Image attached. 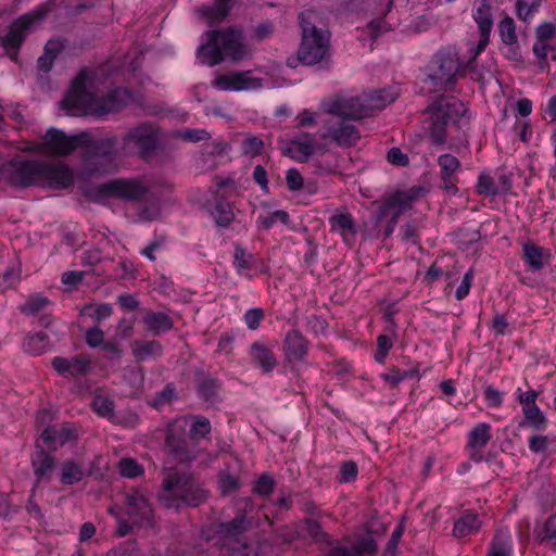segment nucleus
I'll list each match as a JSON object with an SVG mask.
<instances>
[{
  "instance_id": "obj_1",
  "label": "nucleus",
  "mask_w": 556,
  "mask_h": 556,
  "mask_svg": "<svg viewBox=\"0 0 556 556\" xmlns=\"http://www.w3.org/2000/svg\"><path fill=\"white\" fill-rule=\"evenodd\" d=\"M86 80L87 75L85 71H81L62 101V108L68 113L73 115L92 114L100 117L118 111L124 105L126 91L117 89L99 96L87 90Z\"/></svg>"
},
{
  "instance_id": "obj_2",
  "label": "nucleus",
  "mask_w": 556,
  "mask_h": 556,
  "mask_svg": "<svg viewBox=\"0 0 556 556\" xmlns=\"http://www.w3.org/2000/svg\"><path fill=\"white\" fill-rule=\"evenodd\" d=\"M319 15L315 11H304L299 14L302 39L296 58H289L287 65L294 68L298 63L316 65L326 60L329 54V31L317 27Z\"/></svg>"
},
{
  "instance_id": "obj_3",
  "label": "nucleus",
  "mask_w": 556,
  "mask_h": 556,
  "mask_svg": "<svg viewBox=\"0 0 556 556\" xmlns=\"http://www.w3.org/2000/svg\"><path fill=\"white\" fill-rule=\"evenodd\" d=\"M159 503L167 509H179L182 505L198 506L205 500L192 476L179 468H164L157 493Z\"/></svg>"
},
{
  "instance_id": "obj_4",
  "label": "nucleus",
  "mask_w": 556,
  "mask_h": 556,
  "mask_svg": "<svg viewBox=\"0 0 556 556\" xmlns=\"http://www.w3.org/2000/svg\"><path fill=\"white\" fill-rule=\"evenodd\" d=\"M428 110L431 113L429 135L433 144L444 143L452 136L453 129L458 130L468 125L465 104L456 98L441 96Z\"/></svg>"
},
{
  "instance_id": "obj_5",
  "label": "nucleus",
  "mask_w": 556,
  "mask_h": 556,
  "mask_svg": "<svg viewBox=\"0 0 556 556\" xmlns=\"http://www.w3.org/2000/svg\"><path fill=\"white\" fill-rule=\"evenodd\" d=\"M473 50H470L471 56L467 62H463L457 50L453 47L441 49L429 65L428 80L434 90H443L456 84L457 78L463 76L468 68L472 66Z\"/></svg>"
},
{
  "instance_id": "obj_6",
  "label": "nucleus",
  "mask_w": 556,
  "mask_h": 556,
  "mask_svg": "<svg viewBox=\"0 0 556 556\" xmlns=\"http://www.w3.org/2000/svg\"><path fill=\"white\" fill-rule=\"evenodd\" d=\"M250 49L244 42L243 33L236 27L211 30V66L225 60L238 63L248 58Z\"/></svg>"
},
{
  "instance_id": "obj_7",
  "label": "nucleus",
  "mask_w": 556,
  "mask_h": 556,
  "mask_svg": "<svg viewBox=\"0 0 556 556\" xmlns=\"http://www.w3.org/2000/svg\"><path fill=\"white\" fill-rule=\"evenodd\" d=\"M159 127L150 122L141 123L124 134L122 149L127 152H136L141 157H147L155 152L159 146Z\"/></svg>"
},
{
  "instance_id": "obj_8",
  "label": "nucleus",
  "mask_w": 556,
  "mask_h": 556,
  "mask_svg": "<svg viewBox=\"0 0 556 556\" xmlns=\"http://www.w3.org/2000/svg\"><path fill=\"white\" fill-rule=\"evenodd\" d=\"M190 418L180 416L167 424L165 444L169 453L179 462H189L197 457V448L188 440Z\"/></svg>"
},
{
  "instance_id": "obj_9",
  "label": "nucleus",
  "mask_w": 556,
  "mask_h": 556,
  "mask_svg": "<svg viewBox=\"0 0 556 556\" xmlns=\"http://www.w3.org/2000/svg\"><path fill=\"white\" fill-rule=\"evenodd\" d=\"M91 142V134L81 131L74 136H67L64 131L50 128L42 138L41 150L52 155L65 156L78 147Z\"/></svg>"
},
{
  "instance_id": "obj_10",
  "label": "nucleus",
  "mask_w": 556,
  "mask_h": 556,
  "mask_svg": "<svg viewBox=\"0 0 556 556\" xmlns=\"http://www.w3.org/2000/svg\"><path fill=\"white\" fill-rule=\"evenodd\" d=\"M43 17V13L34 12L24 14L10 26L5 36L0 37V46L7 55L14 62L18 60V50L26 38V34L34 22Z\"/></svg>"
},
{
  "instance_id": "obj_11",
  "label": "nucleus",
  "mask_w": 556,
  "mask_h": 556,
  "mask_svg": "<svg viewBox=\"0 0 556 556\" xmlns=\"http://www.w3.org/2000/svg\"><path fill=\"white\" fill-rule=\"evenodd\" d=\"M97 195L116 197L129 201H150L148 189L138 181L114 179L100 185Z\"/></svg>"
},
{
  "instance_id": "obj_12",
  "label": "nucleus",
  "mask_w": 556,
  "mask_h": 556,
  "mask_svg": "<svg viewBox=\"0 0 556 556\" xmlns=\"http://www.w3.org/2000/svg\"><path fill=\"white\" fill-rule=\"evenodd\" d=\"M235 508L237 516L227 522L219 525V533L226 538H236L248 532L252 526L253 520L249 515L254 509V503L250 497H240L235 501Z\"/></svg>"
},
{
  "instance_id": "obj_13",
  "label": "nucleus",
  "mask_w": 556,
  "mask_h": 556,
  "mask_svg": "<svg viewBox=\"0 0 556 556\" xmlns=\"http://www.w3.org/2000/svg\"><path fill=\"white\" fill-rule=\"evenodd\" d=\"M321 137L330 139L339 147L348 148L358 142L361 134L350 121L330 115L325 121V132Z\"/></svg>"
},
{
  "instance_id": "obj_14",
  "label": "nucleus",
  "mask_w": 556,
  "mask_h": 556,
  "mask_svg": "<svg viewBox=\"0 0 556 556\" xmlns=\"http://www.w3.org/2000/svg\"><path fill=\"white\" fill-rule=\"evenodd\" d=\"M126 514L135 526L151 527L153 525V510L143 494L130 490L125 494Z\"/></svg>"
},
{
  "instance_id": "obj_15",
  "label": "nucleus",
  "mask_w": 556,
  "mask_h": 556,
  "mask_svg": "<svg viewBox=\"0 0 556 556\" xmlns=\"http://www.w3.org/2000/svg\"><path fill=\"white\" fill-rule=\"evenodd\" d=\"M213 85L222 91L252 90L263 86L261 78L251 76V71L218 73L215 75Z\"/></svg>"
},
{
  "instance_id": "obj_16",
  "label": "nucleus",
  "mask_w": 556,
  "mask_h": 556,
  "mask_svg": "<svg viewBox=\"0 0 556 556\" xmlns=\"http://www.w3.org/2000/svg\"><path fill=\"white\" fill-rule=\"evenodd\" d=\"M326 112L329 115L350 119H362L367 117L362 96L359 97H337L329 101Z\"/></svg>"
},
{
  "instance_id": "obj_17",
  "label": "nucleus",
  "mask_w": 556,
  "mask_h": 556,
  "mask_svg": "<svg viewBox=\"0 0 556 556\" xmlns=\"http://www.w3.org/2000/svg\"><path fill=\"white\" fill-rule=\"evenodd\" d=\"M115 138H105L93 141L87 146L91 147L93 155L88 160L90 170L94 173H108L113 166V154L115 151Z\"/></svg>"
},
{
  "instance_id": "obj_18",
  "label": "nucleus",
  "mask_w": 556,
  "mask_h": 556,
  "mask_svg": "<svg viewBox=\"0 0 556 556\" xmlns=\"http://www.w3.org/2000/svg\"><path fill=\"white\" fill-rule=\"evenodd\" d=\"M473 20L479 26L480 34L479 42L473 51V58H477L488 46L493 26L490 0H476Z\"/></svg>"
},
{
  "instance_id": "obj_19",
  "label": "nucleus",
  "mask_w": 556,
  "mask_h": 556,
  "mask_svg": "<svg viewBox=\"0 0 556 556\" xmlns=\"http://www.w3.org/2000/svg\"><path fill=\"white\" fill-rule=\"evenodd\" d=\"M42 161H16L9 167V177L13 185L27 187L39 184Z\"/></svg>"
},
{
  "instance_id": "obj_20",
  "label": "nucleus",
  "mask_w": 556,
  "mask_h": 556,
  "mask_svg": "<svg viewBox=\"0 0 556 556\" xmlns=\"http://www.w3.org/2000/svg\"><path fill=\"white\" fill-rule=\"evenodd\" d=\"M72 181L73 174L64 163L42 162L41 173H39V184L48 185L53 189H61L68 187Z\"/></svg>"
},
{
  "instance_id": "obj_21",
  "label": "nucleus",
  "mask_w": 556,
  "mask_h": 556,
  "mask_svg": "<svg viewBox=\"0 0 556 556\" xmlns=\"http://www.w3.org/2000/svg\"><path fill=\"white\" fill-rule=\"evenodd\" d=\"M377 544L370 534L357 540L336 546L330 549L327 556H375Z\"/></svg>"
},
{
  "instance_id": "obj_22",
  "label": "nucleus",
  "mask_w": 556,
  "mask_h": 556,
  "mask_svg": "<svg viewBox=\"0 0 556 556\" xmlns=\"http://www.w3.org/2000/svg\"><path fill=\"white\" fill-rule=\"evenodd\" d=\"M52 367L62 376H86L90 369L91 359L85 354L70 358L55 356Z\"/></svg>"
},
{
  "instance_id": "obj_23",
  "label": "nucleus",
  "mask_w": 556,
  "mask_h": 556,
  "mask_svg": "<svg viewBox=\"0 0 556 556\" xmlns=\"http://www.w3.org/2000/svg\"><path fill=\"white\" fill-rule=\"evenodd\" d=\"M438 164L440 166L442 188L450 194L455 195L458 192L455 174L460 168L459 160L450 153H444L439 156Z\"/></svg>"
},
{
  "instance_id": "obj_24",
  "label": "nucleus",
  "mask_w": 556,
  "mask_h": 556,
  "mask_svg": "<svg viewBox=\"0 0 556 556\" xmlns=\"http://www.w3.org/2000/svg\"><path fill=\"white\" fill-rule=\"evenodd\" d=\"M42 440L51 447L64 445L77 439V428L72 424H61L45 429Z\"/></svg>"
},
{
  "instance_id": "obj_25",
  "label": "nucleus",
  "mask_w": 556,
  "mask_h": 556,
  "mask_svg": "<svg viewBox=\"0 0 556 556\" xmlns=\"http://www.w3.org/2000/svg\"><path fill=\"white\" fill-rule=\"evenodd\" d=\"M415 199L416 193L413 190L408 192L395 193L390 199H388L380 207L379 219L383 218L384 216L391 213L401 216L404 211L410 208V204Z\"/></svg>"
},
{
  "instance_id": "obj_26",
  "label": "nucleus",
  "mask_w": 556,
  "mask_h": 556,
  "mask_svg": "<svg viewBox=\"0 0 556 556\" xmlns=\"http://www.w3.org/2000/svg\"><path fill=\"white\" fill-rule=\"evenodd\" d=\"M315 153H317L316 143L307 132L293 139L288 148V154L300 162H306Z\"/></svg>"
},
{
  "instance_id": "obj_27",
  "label": "nucleus",
  "mask_w": 556,
  "mask_h": 556,
  "mask_svg": "<svg viewBox=\"0 0 556 556\" xmlns=\"http://www.w3.org/2000/svg\"><path fill=\"white\" fill-rule=\"evenodd\" d=\"M396 93L390 89H379L362 94L366 115H370L374 111L382 110L396 99Z\"/></svg>"
},
{
  "instance_id": "obj_28",
  "label": "nucleus",
  "mask_w": 556,
  "mask_h": 556,
  "mask_svg": "<svg viewBox=\"0 0 556 556\" xmlns=\"http://www.w3.org/2000/svg\"><path fill=\"white\" fill-rule=\"evenodd\" d=\"M331 231L340 233L345 242L357 233L356 223L348 212L336 213L329 218Z\"/></svg>"
},
{
  "instance_id": "obj_29",
  "label": "nucleus",
  "mask_w": 556,
  "mask_h": 556,
  "mask_svg": "<svg viewBox=\"0 0 556 556\" xmlns=\"http://www.w3.org/2000/svg\"><path fill=\"white\" fill-rule=\"evenodd\" d=\"M31 464L37 482L48 481L55 468V458L43 450L37 451L31 456Z\"/></svg>"
},
{
  "instance_id": "obj_30",
  "label": "nucleus",
  "mask_w": 556,
  "mask_h": 556,
  "mask_svg": "<svg viewBox=\"0 0 556 556\" xmlns=\"http://www.w3.org/2000/svg\"><path fill=\"white\" fill-rule=\"evenodd\" d=\"M285 351L290 361H300L306 355L307 342L299 330H291L287 333Z\"/></svg>"
},
{
  "instance_id": "obj_31",
  "label": "nucleus",
  "mask_w": 556,
  "mask_h": 556,
  "mask_svg": "<svg viewBox=\"0 0 556 556\" xmlns=\"http://www.w3.org/2000/svg\"><path fill=\"white\" fill-rule=\"evenodd\" d=\"M143 323L147 329L154 336L166 332L173 328V320L165 313H155L150 311L144 315Z\"/></svg>"
},
{
  "instance_id": "obj_32",
  "label": "nucleus",
  "mask_w": 556,
  "mask_h": 556,
  "mask_svg": "<svg viewBox=\"0 0 556 556\" xmlns=\"http://www.w3.org/2000/svg\"><path fill=\"white\" fill-rule=\"evenodd\" d=\"M190 425L188 426V440L195 448L198 443L208 433V419L199 415H188Z\"/></svg>"
},
{
  "instance_id": "obj_33",
  "label": "nucleus",
  "mask_w": 556,
  "mask_h": 556,
  "mask_svg": "<svg viewBox=\"0 0 556 556\" xmlns=\"http://www.w3.org/2000/svg\"><path fill=\"white\" fill-rule=\"evenodd\" d=\"M132 355L138 363L148 359L151 356H159L162 352V346L157 341H134L131 345Z\"/></svg>"
},
{
  "instance_id": "obj_34",
  "label": "nucleus",
  "mask_w": 556,
  "mask_h": 556,
  "mask_svg": "<svg viewBox=\"0 0 556 556\" xmlns=\"http://www.w3.org/2000/svg\"><path fill=\"white\" fill-rule=\"evenodd\" d=\"M62 49L63 46L59 40H49L45 46L42 55L37 61L39 71L48 73Z\"/></svg>"
},
{
  "instance_id": "obj_35",
  "label": "nucleus",
  "mask_w": 556,
  "mask_h": 556,
  "mask_svg": "<svg viewBox=\"0 0 556 556\" xmlns=\"http://www.w3.org/2000/svg\"><path fill=\"white\" fill-rule=\"evenodd\" d=\"M91 407L99 416L108 418L111 422L115 420V403L109 395L96 393L91 402Z\"/></svg>"
},
{
  "instance_id": "obj_36",
  "label": "nucleus",
  "mask_w": 556,
  "mask_h": 556,
  "mask_svg": "<svg viewBox=\"0 0 556 556\" xmlns=\"http://www.w3.org/2000/svg\"><path fill=\"white\" fill-rule=\"evenodd\" d=\"M301 531L304 535L309 536L315 542H325L330 544V536L323 531L320 522L312 517H306L302 521Z\"/></svg>"
},
{
  "instance_id": "obj_37",
  "label": "nucleus",
  "mask_w": 556,
  "mask_h": 556,
  "mask_svg": "<svg viewBox=\"0 0 556 556\" xmlns=\"http://www.w3.org/2000/svg\"><path fill=\"white\" fill-rule=\"evenodd\" d=\"M211 214L214 216L216 226L223 228L229 227L235 219V213L231 205L226 200H217L214 211L211 212Z\"/></svg>"
},
{
  "instance_id": "obj_38",
  "label": "nucleus",
  "mask_w": 556,
  "mask_h": 556,
  "mask_svg": "<svg viewBox=\"0 0 556 556\" xmlns=\"http://www.w3.org/2000/svg\"><path fill=\"white\" fill-rule=\"evenodd\" d=\"M479 528L480 523L477 515L468 511L455 522L453 534L457 538H464L477 531Z\"/></svg>"
},
{
  "instance_id": "obj_39",
  "label": "nucleus",
  "mask_w": 556,
  "mask_h": 556,
  "mask_svg": "<svg viewBox=\"0 0 556 556\" xmlns=\"http://www.w3.org/2000/svg\"><path fill=\"white\" fill-rule=\"evenodd\" d=\"M177 399L176 386L173 382L167 383L160 392L148 401L149 405L155 409H161L163 406L170 404Z\"/></svg>"
},
{
  "instance_id": "obj_40",
  "label": "nucleus",
  "mask_w": 556,
  "mask_h": 556,
  "mask_svg": "<svg viewBox=\"0 0 556 556\" xmlns=\"http://www.w3.org/2000/svg\"><path fill=\"white\" fill-rule=\"evenodd\" d=\"M83 470L72 459L65 460L61 466L60 481L63 484L72 485L83 479Z\"/></svg>"
},
{
  "instance_id": "obj_41",
  "label": "nucleus",
  "mask_w": 556,
  "mask_h": 556,
  "mask_svg": "<svg viewBox=\"0 0 556 556\" xmlns=\"http://www.w3.org/2000/svg\"><path fill=\"white\" fill-rule=\"evenodd\" d=\"M240 488L239 479L229 472L228 469L222 470L217 477V489L223 496L230 495Z\"/></svg>"
},
{
  "instance_id": "obj_42",
  "label": "nucleus",
  "mask_w": 556,
  "mask_h": 556,
  "mask_svg": "<svg viewBox=\"0 0 556 556\" xmlns=\"http://www.w3.org/2000/svg\"><path fill=\"white\" fill-rule=\"evenodd\" d=\"M252 354L265 371L273 370L277 364L273 352L263 344L254 343L252 345Z\"/></svg>"
},
{
  "instance_id": "obj_43",
  "label": "nucleus",
  "mask_w": 556,
  "mask_h": 556,
  "mask_svg": "<svg viewBox=\"0 0 556 556\" xmlns=\"http://www.w3.org/2000/svg\"><path fill=\"white\" fill-rule=\"evenodd\" d=\"M491 439L490 425L482 422L477 425L469 433V445L473 448L484 447Z\"/></svg>"
},
{
  "instance_id": "obj_44",
  "label": "nucleus",
  "mask_w": 556,
  "mask_h": 556,
  "mask_svg": "<svg viewBox=\"0 0 556 556\" xmlns=\"http://www.w3.org/2000/svg\"><path fill=\"white\" fill-rule=\"evenodd\" d=\"M49 344V337L45 332H37L27 337L24 348L27 352L41 354L47 350Z\"/></svg>"
},
{
  "instance_id": "obj_45",
  "label": "nucleus",
  "mask_w": 556,
  "mask_h": 556,
  "mask_svg": "<svg viewBox=\"0 0 556 556\" xmlns=\"http://www.w3.org/2000/svg\"><path fill=\"white\" fill-rule=\"evenodd\" d=\"M236 2L237 0H215L211 5V24L223 22L235 7Z\"/></svg>"
},
{
  "instance_id": "obj_46",
  "label": "nucleus",
  "mask_w": 556,
  "mask_h": 556,
  "mask_svg": "<svg viewBox=\"0 0 556 556\" xmlns=\"http://www.w3.org/2000/svg\"><path fill=\"white\" fill-rule=\"evenodd\" d=\"M49 304L50 300L47 296L35 294L26 300L21 306V311L26 315H35L43 311Z\"/></svg>"
},
{
  "instance_id": "obj_47",
  "label": "nucleus",
  "mask_w": 556,
  "mask_h": 556,
  "mask_svg": "<svg viewBox=\"0 0 556 556\" xmlns=\"http://www.w3.org/2000/svg\"><path fill=\"white\" fill-rule=\"evenodd\" d=\"M523 255L534 270H539L543 267V250L540 247L530 243L525 244Z\"/></svg>"
},
{
  "instance_id": "obj_48",
  "label": "nucleus",
  "mask_w": 556,
  "mask_h": 556,
  "mask_svg": "<svg viewBox=\"0 0 556 556\" xmlns=\"http://www.w3.org/2000/svg\"><path fill=\"white\" fill-rule=\"evenodd\" d=\"M81 314L87 315L94 321L99 323L111 316L112 306L110 304L86 305L83 307Z\"/></svg>"
},
{
  "instance_id": "obj_49",
  "label": "nucleus",
  "mask_w": 556,
  "mask_h": 556,
  "mask_svg": "<svg viewBox=\"0 0 556 556\" xmlns=\"http://www.w3.org/2000/svg\"><path fill=\"white\" fill-rule=\"evenodd\" d=\"M540 4L541 0H517V16L523 22L528 21L533 12L538 10Z\"/></svg>"
},
{
  "instance_id": "obj_50",
  "label": "nucleus",
  "mask_w": 556,
  "mask_h": 556,
  "mask_svg": "<svg viewBox=\"0 0 556 556\" xmlns=\"http://www.w3.org/2000/svg\"><path fill=\"white\" fill-rule=\"evenodd\" d=\"M275 484L276 482L270 475L263 473L256 480L252 491L261 496H268L273 493Z\"/></svg>"
},
{
  "instance_id": "obj_51",
  "label": "nucleus",
  "mask_w": 556,
  "mask_h": 556,
  "mask_svg": "<svg viewBox=\"0 0 556 556\" xmlns=\"http://www.w3.org/2000/svg\"><path fill=\"white\" fill-rule=\"evenodd\" d=\"M500 33L504 43L514 45L517 41L515 23L510 16H505L500 23Z\"/></svg>"
},
{
  "instance_id": "obj_52",
  "label": "nucleus",
  "mask_w": 556,
  "mask_h": 556,
  "mask_svg": "<svg viewBox=\"0 0 556 556\" xmlns=\"http://www.w3.org/2000/svg\"><path fill=\"white\" fill-rule=\"evenodd\" d=\"M477 191L483 195H496L500 193V188L490 175L481 174L478 178Z\"/></svg>"
},
{
  "instance_id": "obj_53",
  "label": "nucleus",
  "mask_w": 556,
  "mask_h": 556,
  "mask_svg": "<svg viewBox=\"0 0 556 556\" xmlns=\"http://www.w3.org/2000/svg\"><path fill=\"white\" fill-rule=\"evenodd\" d=\"M522 409L528 424L535 429H540L546 424V419L543 413L536 405H532L531 407H522Z\"/></svg>"
},
{
  "instance_id": "obj_54",
  "label": "nucleus",
  "mask_w": 556,
  "mask_h": 556,
  "mask_svg": "<svg viewBox=\"0 0 556 556\" xmlns=\"http://www.w3.org/2000/svg\"><path fill=\"white\" fill-rule=\"evenodd\" d=\"M252 255L249 254L241 245L235 247L233 263L238 270L249 269L252 264Z\"/></svg>"
},
{
  "instance_id": "obj_55",
  "label": "nucleus",
  "mask_w": 556,
  "mask_h": 556,
  "mask_svg": "<svg viewBox=\"0 0 556 556\" xmlns=\"http://www.w3.org/2000/svg\"><path fill=\"white\" fill-rule=\"evenodd\" d=\"M417 375V370H400L392 367L388 372L383 374V379L392 386H396L402 380Z\"/></svg>"
},
{
  "instance_id": "obj_56",
  "label": "nucleus",
  "mask_w": 556,
  "mask_h": 556,
  "mask_svg": "<svg viewBox=\"0 0 556 556\" xmlns=\"http://www.w3.org/2000/svg\"><path fill=\"white\" fill-rule=\"evenodd\" d=\"M119 471L124 477L136 478L142 472V469L136 460L123 458L119 462Z\"/></svg>"
},
{
  "instance_id": "obj_57",
  "label": "nucleus",
  "mask_w": 556,
  "mask_h": 556,
  "mask_svg": "<svg viewBox=\"0 0 556 556\" xmlns=\"http://www.w3.org/2000/svg\"><path fill=\"white\" fill-rule=\"evenodd\" d=\"M264 147V142L261 138L256 136H249L243 141V153L248 155H258L262 152V149Z\"/></svg>"
},
{
  "instance_id": "obj_58",
  "label": "nucleus",
  "mask_w": 556,
  "mask_h": 556,
  "mask_svg": "<svg viewBox=\"0 0 556 556\" xmlns=\"http://www.w3.org/2000/svg\"><path fill=\"white\" fill-rule=\"evenodd\" d=\"M288 220H289L288 213L285 211H281V210L273 212L266 216L260 217V222H261L262 226L266 229L270 228L277 222L287 224Z\"/></svg>"
},
{
  "instance_id": "obj_59",
  "label": "nucleus",
  "mask_w": 556,
  "mask_h": 556,
  "mask_svg": "<svg viewBox=\"0 0 556 556\" xmlns=\"http://www.w3.org/2000/svg\"><path fill=\"white\" fill-rule=\"evenodd\" d=\"M104 357L110 362L118 363L122 358L123 350L119 344L113 341H105L102 345Z\"/></svg>"
},
{
  "instance_id": "obj_60",
  "label": "nucleus",
  "mask_w": 556,
  "mask_h": 556,
  "mask_svg": "<svg viewBox=\"0 0 556 556\" xmlns=\"http://www.w3.org/2000/svg\"><path fill=\"white\" fill-rule=\"evenodd\" d=\"M387 160L389 163L396 166H407L409 164L408 155L403 153L397 147H393L388 151Z\"/></svg>"
},
{
  "instance_id": "obj_61",
  "label": "nucleus",
  "mask_w": 556,
  "mask_h": 556,
  "mask_svg": "<svg viewBox=\"0 0 556 556\" xmlns=\"http://www.w3.org/2000/svg\"><path fill=\"white\" fill-rule=\"evenodd\" d=\"M235 337L230 332L220 336L215 354L229 355L232 352Z\"/></svg>"
},
{
  "instance_id": "obj_62",
  "label": "nucleus",
  "mask_w": 556,
  "mask_h": 556,
  "mask_svg": "<svg viewBox=\"0 0 556 556\" xmlns=\"http://www.w3.org/2000/svg\"><path fill=\"white\" fill-rule=\"evenodd\" d=\"M86 342L91 348L103 345L104 332L99 327H93L86 332Z\"/></svg>"
},
{
  "instance_id": "obj_63",
  "label": "nucleus",
  "mask_w": 556,
  "mask_h": 556,
  "mask_svg": "<svg viewBox=\"0 0 556 556\" xmlns=\"http://www.w3.org/2000/svg\"><path fill=\"white\" fill-rule=\"evenodd\" d=\"M263 318H264V312L262 308L249 309L244 315L245 323H247L248 327L252 330H255L258 328Z\"/></svg>"
},
{
  "instance_id": "obj_64",
  "label": "nucleus",
  "mask_w": 556,
  "mask_h": 556,
  "mask_svg": "<svg viewBox=\"0 0 556 556\" xmlns=\"http://www.w3.org/2000/svg\"><path fill=\"white\" fill-rule=\"evenodd\" d=\"M556 538V515L551 516L545 521L543 531L541 533V540H552Z\"/></svg>"
}]
</instances>
